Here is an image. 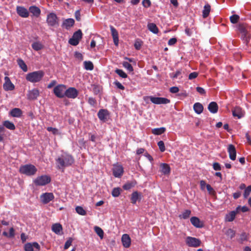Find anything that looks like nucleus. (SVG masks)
Instances as JSON below:
<instances>
[{
    "label": "nucleus",
    "mask_w": 251,
    "mask_h": 251,
    "mask_svg": "<svg viewBox=\"0 0 251 251\" xmlns=\"http://www.w3.org/2000/svg\"><path fill=\"white\" fill-rule=\"evenodd\" d=\"M5 82L3 84V89L5 91H11L14 89V85L11 82L10 78L8 76L4 77Z\"/></svg>",
    "instance_id": "14"
},
{
    "label": "nucleus",
    "mask_w": 251,
    "mask_h": 251,
    "mask_svg": "<svg viewBox=\"0 0 251 251\" xmlns=\"http://www.w3.org/2000/svg\"><path fill=\"white\" fill-rule=\"evenodd\" d=\"M193 108L195 112L200 114L201 113L203 110V105L200 102H196L194 104Z\"/></svg>",
    "instance_id": "31"
},
{
    "label": "nucleus",
    "mask_w": 251,
    "mask_h": 251,
    "mask_svg": "<svg viewBox=\"0 0 251 251\" xmlns=\"http://www.w3.org/2000/svg\"><path fill=\"white\" fill-rule=\"evenodd\" d=\"M82 33L80 29H78L75 31L73 35V37L77 40L79 42L82 38Z\"/></svg>",
    "instance_id": "42"
},
{
    "label": "nucleus",
    "mask_w": 251,
    "mask_h": 251,
    "mask_svg": "<svg viewBox=\"0 0 251 251\" xmlns=\"http://www.w3.org/2000/svg\"><path fill=\"white\" fill-rule=\"evenodd\" d=\"M121 189L119 187L114 188L112 191V195L114 197H118L121 194Z\"/></svg>",
    "instance_id": "46"
},
{
    "label": "nucleus",
    "mask_w": 251,
    "mask_h": 251,
    "mask_svg": "<svg viewBox=\"0 0 251 251\" xmlns=\"http://www.w3.org/2000/svg\"><path fill=\"white\" fill-rule=\"evenodd\" d=\"M39 96V92L37 89H33L29 91L27 94V99L29 100H36Z\"/></svg>",
    "instance_id": "18"
},
{
    "label": "nucleus",
    "mask_w": 251,
    "mask_h": 251,
    "mask_svg": "<svg viewBox=\"0 0 251 251\" xmlns=\"http://www.w3.org/2000/svg\"><path fill=\"white\" fill-rule=\"evenodd\" d=\"M47 130L52 133L54 135L59 134V131L58 129L52 127H48L47 128Z\"/></svg>",
    "instance_id": "55"
},
{
    "label": "nucleus",
    "mask_w": 251,
    "mask_h": 251,
    "mask_svg": "<svg viewBox=\"0 0 251 251\" xmlns=\"http://www.w3.org/2000/svg\"><path fill=\"white\" fill-rule=\"evenodd\" d=\"M150 100L151 102L156 104H167L170 102V100L165 98L153 97L151 96Z\"/></svg>",
    "instance_id": "11"
},
{
    "label": "nucleus",
    "mask_w": 251,
    "mask_h": 251,
    "mask_svg": "<svg viewBox=\"0 0 251 251\" xmlns=\"http://www.w3.org/2000/svg\"><path fill=\"white\" fill-rule=\"evenodd\" d=\"M66 87L65 85L59 84L55 86L53 89V93L59 98H63L65 97V92Z\"/></svg>",
    "instance_id": "6"
},
{
    "label": "nucleus",
    "mask_w": 251,
    "mask_h": 251,
    "mask_svg": "<svg viewBox=\"0 0 251 251\" xmlns=\"http://www.w3.org/2000/svg\"><path fill=\"white\" fill-rule=\"evenodd\" d=\"M17 62L20 67L23 70L24 72H26L27 71V66L22 59H18Z\"/></svg>",
    "instance_id": "39"
},
{
    "label": "nucleus",
    "mask_w": 251,
    "mask_h": 251,
    "mask_svg": "<svg viewBox=\"0 0 251 251\" xmlns=\"http://www.w3.org/2000/svg\"><path fill=\"white\" fill-rule=\"evenodd\" d=\"M74 162L75 159L73 156L68 153H63L56 159L57 167L62 170L72 165Z\"/></svg>",
    "instance_id": "1"
},
{
    "label": "nucleus",
    "mask_w": 251,
    "mask_h": 251,
    "mask_svg": "<svg viewBox=\"0 0 251 251\" xmlns=\"http://www.w3.org/2000/svg\"><path fill=\"white\" fill-rule=\"evenodd\" d=\"M78 95V91L75 87H69L65 92V97L69 99H75Z\"/></svg>",
    "instance_id": "9"
},
{
    "label": "nucleus",
    "mask_w": 251,
    "mask_h": 251,
    "mask_svg": "<svg viewBox=\"0 0 251 251\" xmlns=\"http://www.w3.org/2000/svg\"><path fill=\"white\" fill-rule=\"evenodd\" d=\"M115 72L122 78H125L127 77V75H126V74L121 69H117Z\"/></svg>",
    "instance_id": "45"
},
{
    "label": "nucleus",
    "mask_w": 251,
    "mask_h": 251,
    "mask_svg": "<svg viewBox=\"0 0 251 251\" xmlns=\"http://www.w3.org/2000/svg\"><path fill=\"white\" fill-rule=\"evenodd\" d=\"M108 111L106 109H101L98 113V117L100 121L105 122L108 115Z\"/></svg>",
    "instance_id": "22"
},
{
    "label": "nucleus",
    "mask_w": 251,
    "mask_h": 251,
    "mask_svg": "<svg viewBox=\"0 0 251 251\" xmlns=\"http://www.w3.org/2000/svg\"><path fill=\"white\" fill-rule=\"evenodd\" d=\"M20 172L21 174L25 175L28 176H33L37 172V169L32 164H26L22 166L20 168Z\"/></svg>",
    "instance_id": "4"
},
{
    "label": "nucleus",
    "mask_w": 251,
    "mask_h": 251,
    "mask_svg": "<svg viewBox=\"0 0 251 251\" xmlns=\"http://www.w3.org/2000/svg\"><path fill=\"white\" fill-rule=\"evenodd\" d=\"M143 42L140 39H137L135 40L134 43V48L136 50H140L143 45Z\"/></svg>",
    "instance_id": "43"
},
{
    "label": "nucleus",
    "mask_w": 251,
    "mask_h": 251,
    "mask_svg": "<svg viewBox=\"0 0 251 251\" xmlns=\"http://www.w3.org/2000/svg\"><path fill=\"white\" fill-rule=\"evenodd\" d=\"M92 86L93 87V92L94 95H99L100 97H101V91L102 90V88L101 87L97 84H93L92 85Z\"/></svg>",
    "instance_id": "33"
},
{
    "label": "nucleus",
    "mask_w": 251,
    "mask_h": 251,
    "mask_svg": "<svg viewBox=\"0 0 251 251\" xmlns=\"http://www.w3.org/2000/svg\"><path fill=\"white\" fill-rule=\"evenodd\" d=\"M58 18L54 13H50L47 16V22L49 26H54L58 25Z\"/></svg>",
    "instance_id": "8"
},
{
    "label": "nucleus",
    "mask_w": 251,
    "mask_h": 251,
    "mask_svg": "<svg viewBox=\"0 0 251 251\" xmlns=\"http://www.w3.org/2000/svg\"><path fill=\"white\" fill-rule=\"evenodd\" d=\"M170 76L173 79L176 78L181 79L182 78V69H178L175 73L170 74Z\"/></svg>",
    "instance_id": "30"
},
{
    "label": "nucleus",
    "mask_w": 251,
    "mask_h": 251,
    "mask_svg": "<svg viewBox=\"0 0 251 251\" xmlns=\"http://www.w3.org/2000/svg\"><path fill=\"white\" fill-rule=\"evenodd\" d=\"M166 131V128L164 127L160 128H155L152 129L151 132L154 135H161Z\"/></svg>",
    "instance_id": "36"
},
{
    "label": "nucleus",
    "mask_w": 251,
    "mask_h": 251,
    "mask_svg": "<svg viewBox=\"0 0 251 251\" xmlns=\"http://www.w3.org/2000/svg\"><path fill=\"white\" fill-rule=\"evenodd\" d=\"M123 66L129 72H132L133 71V67L129 63L127 62H124L123 63Z\"/></svg>",
    "instance_id": "49"
},
{
    "label": "nucleus",
    "mask_w": 251,
    "mask_h": 251,
    "mask_svg": "<svg viewBox=\"0 0 251 251\" xmlns=\"http://www.w3.org/2000/svg\"><path fill=\"white\" fill-rule=\"evenodd\" d=\"M76 212L80 215L84 216L86 215V211L83 209V208L80 206H77L75 207Z\"/></svg>",
    "instance_id": "44"
},
{
    "label": "nucleus",
    "mask_w": 251,
    "mask_h": 251,
    "mask_svg": "<svg viewBox=\"0 0 251 251\" xmlns=\"http://www.w3.org/2000/svg\"><path fill=\"white\" fill-rule=\"evenodd\" d=\"M32 49L36 50L38 51L44 48V45L40 42H34L31 45Z\"/></svg>",
    "instance_id": "34"
},
{
    "label": "nucleus",
    "mask_w": 251,
    "mask_h": 251,
    "mask_svg": "<svg viewBox=\"0 0 251 251\" xmlns=\"http://www.w3.org/2000/svg\"><path fill=\"white\" fill-rule=\"evenodd\" d=\"M191 224L196 227L201 228L203 226V223L197 217H192L190 219Z\"/></svg>",
    "instance_id": "21"
},
{
    "label": "nucleus",
    "mask_w": 251,
    "mask_h": 251,
    "mask_svg": "<svg viewBox=\"0 0 251 251\" xmlns=\"http://www.w3.org/2000/svg\"><path fill=\"white\" fill-rule=\"evenodd\" d=\"M73 241V239L71 238H70L65 243L64 245V249L67 250L68 249L70 246L71 245Z\"/></svg>",
    "instance_id": "57"
},
{
    "label": "nucleus",
    "mask_w": 251,
    "mask_h": 251,
    "mask_svg": "<svg viewBox=\"0 0 251 251\" xmlns=\"http://www.w3.org/2000/svg\"><path fill=\"white\" fill-rule=\"evenodd\" d=\"M54 199L52 193H45L40 196L41 202L44 204H47Z\"/></svg>",
    "instance_id": "10"
},
{
    "label": "nucleus",
    "mask_w": 251,
    "mask_h": 251,
    "mask_svg": "<svg viewBox=\"0 0 251 251\" xmlns=\"http://www.w3.org/2000/svg\"><path fill=\"white\" fill-rule=\"evenodd\" d=\"M79 41L73 36L69 40V43L73 46H76L79 44Z\"/></svg>",
    "instance_id": "54"
},
{
    "label": "nucleus",
    "mask_w": 251,
    "mask_h": 251,
    "mask_svg": "<svg viewBox=\"0 0 251 251\" xmlns=\"http://www.w3.org/2000/svg\"><path fill=\"white\" fill-rule=\"evenodd\" d=\"M50 177L47 175L38 176L33 181L36 186H44L50 182Z\"/></svg>",
    "instance_id": "5"
},
{
    "label": "nucleus",
    "mask_w": 251,
    "mask_h": 251,
    "mask_svg": "<svg viewBox=\"0 0 251 251\" xmlns=\"http://www.w3.org/2000/svg\"><path fill=\"white\" fill-rule=\"evenodd\" d=\"M206 189L210 195H214L215 194V191L210 184L206 185Z\"/></svg>",
    "instance_id": "56"
},
{
    "label": "nucleus",
    "mask_w": 251,
    "mask_h": 251,
    "mask_svg": "<svg viewBox=\"0 0 251 251\" xmlns=\"http://www.w3.org/2000/svg\"><path fill=\"white\" fill-rule=\"evenodd\" d=\"M142 4L144 7L148 8L151 6V2L150 0H143L142 1Z\"/></svg>",
    "instance_id": "59"
},
{
    "label": "nucleus",
    "mask_w": 251,
    "mask_h": 251,
    "mask_svg": "<svg viewBox=\"0 0 251 251\" xmlns=\"http://www.w3.org/2000/svg\"><path fill=\"white\" fill-rule=\"evenodd\" d=\"M213 169L215 171H220L221 170V167L220 164L218 162H214L213 164Z\"/></svg>",
    "instance_id": "58"
},
{
    "label": "nucleus",
    "mask_w": 251,
    "mask_h": 251,
    "mask_svg": "<svg viewBox=\"0 0 251 251\" xmlns=\"http://www.w3.org/2000/svg\"><path fill=\"white\" fill-rule=\"evenodd\" d=\"M16 10L18 14L23 18H27L29 16L28 10L23 6H18Z\"/></svg>",
    "instance_id": "17"
},
{
    "label": "nucleus",
    "mask_w": 251,
    "mask_h": 251,
    "mask_svg": "<svg viewBox=\"0 0 251 251\" xmlns=\"http://www.w3.org/2000/svg\"><path fill=\"white\" fill-rule=\"evenodd\" d=\"M3 125L4 126L10 130H14L15 129V126L14 124L9 121H4Z\"/></svg>",
    "instance_id": "38"
},
{
    "label": "nucleus",
    "mask_w": 251,
    "mask_h": 251,
    "mask_svg": "<svg viewBox=\"0 0 251 251\" xmlns=\"http://www.w3.org/2000/svg\"><path fill=\"white\" fill-rule=\"evenodd\" d=\"M75 24V20L72 18H68L64 21L62 24V26L66 29H69L72 27Z\"/></svg>",
    "instance_id": "24"
},
{
    "label": "nucleus",
    "mask_w": 251,
    "mask_h": 251,
    "mask_svg": "<svg viewBox=\"0 0 251 251\" xmlns=\"http://www.w3.org/2000/svg\"><path fill=\"white\" fill-rule=\"evenodd\" d=\"M157 145L159 147L160 151L161 152H164L165 151V147L163 141H160L157 143Z\"/></svg>",
    "instance_id": "53"
},
{
    "label": "nucleus",
    "mask_w": 251,
    "mask_h": 251,
    "mask_svg": "<svg viewBox=\"0 0 251 251\" xmlns=\"http://www.w3.org/2000/svg\"><path fill=\"white\" fill-rule=\"evenodd\" d=\"M44 75L43 71H38L28 73L26 75V79L32 83L39 82Z\"/></svg>",
    "instance_id": "3"
},
{
    "label": "nucleus",
    "mask_w": 251,
    "mask_h": 251,
    "mask_svg": "<svg viewBox=\"0 0 251 251\" xmlns=\"http://www.w3.org/2000/svg\"><path fill=\"white\" fill-rule=\"evenodd\" d=\"M24 249L25 251H34L33 246L31 243H28L25 245Z\"/></svg>",
    "instance_id": "52"
},
{
    "label": "nucleus",
    "mask_w": 251,
    "mask_h": 251,
    "mask_svg": "<svg viewBox=\"0 0 251 251\" xmlns=\"http://www.w3.org/2000/svg\"><path fill=\"white\" fill-rule=\"evenodd\" d=\"M208 109L211 113L215 114L218 111V105L216 102L212 101L209 104Z\"/></svg>",
    "instance_id": "26"
},
{
    "label": "nucleus",
    "mask_w": 251,
    "mask_h": 251,
    "mask_svg": "<svg viewBox=\"0 0 251 251\" xmlns=\"http://www.w3.org/2000/svg\"><path fill=\"white\" fill-rule=\"evenodd\" d=\"M149 29L154 34H157L158 32V28L156 25L154 23H150L148 25Z\"/></svg>",
    "instance_id": "35"
},
{
    "label": "nucleus",
    "mask_w": 251,
    "mask_h": 251,
    "mask_svg": "<svg viewBox=\"0 0 251 251\" xmlns=\"http://www.w3.org/2000/svg\"><path fill=\"white\" fill-rule=\"evenodd\" d=\"M142 195L138 191L133 192L131 195L130 201L132 204H135L137 201H140L142 199Z\"/></svg>",
    "instance_id": "16"
},
{
    "label": "nucleus",
    "mask_w": 251,
    "mask_h": 251,
    "mask_svg": "<svg viewBox=\"0 0 251 251\" xmlns=\"http://www.w3.org/2000/svg\"><path fill=\"white\" fill-rule=\"evenodd\" d=\"M135 185V183L133 182H127L124 184L123 188L124 190H128L133 188Z\"/></svg>",
    "instance_id": "48"
},
{
    "label": "nucleus",
    "mask_w": 251,
    "mask_h": 251,
    "mask_svg": "<svg viewBox=\"0 0 251 251\" xmlns=\"http://www.w3.org/2000/svg\"><path fill=\"white\" fill-rule=\"evenodd\" d=\"M23 114L22 111L18 108H14L10 111V114L13 117H20Z\"/></svg>",
    "instance_id": "29"
},
{
    "label": "nucleus",
    "mask_w": 251,
    "mask_h": 251,
    "mask_svg": "<svg viewBox=\"0 0 251 251\" xmlns=\"http://www.w3.org/2000/svg\"><path fill=\"white\" fill-rule=\"evenodd\" d=\"M84 68L86 70L91 71L94 69V65L92 62L90 61H85L84 62Z\"/></svg>",
    "instance_id": "40"
},
{
    "label": "nucleus",
    "mask_w": 251,
    "mask_h": 251,
    "mask_svg": "<svg viewBox=\"0 0 251 251\" xmlns=\"http://www.w3.org/2000/svg\"><path fill=\"white\" fill-rule=\"evenodd\" d=\"M186 243L188 246L196 248L200 246L201 241L195 237L188 236L186 238Z\"/></svg>",
    "instance_id": "7"
},
{
    "label": "nucleus",
    "mask_w": 251,
    "mask_h": 251,
    "mask_svg": "<svg viewBox=\"0 0 251 251\" xmlns=\"http://www.w3.org/2000/svg\"><path fill=\"white\" fill-rule=\"evenodd\" d=\"M230 22L232 24H236L239 20L240 17L238 15L234 14L230 17Z\"/></svg>",
    "instance_id": "47"
},
{
    "label": "nucleus",
    "mask_w": 251,
    "mask_h": 251,
    "mask_svg": "<svg viewBox=\"0 0 251 251\" xmlns=\"http://www.w3.org/2000/svg\"><path fill=\"white\" fill-rule=\"evenodd\" d=\"M251 193V185H249L245 189V190L244 191V193L243 194L244 198L247 199Z\"/></svg>",
    "instance_id": "50"
},
{
    "label": "nucleus",
    "mask_w": 251,
    "mask_h": 251,
    "mask_svg": "<svg viewBox=\"0 0 251 251\" xmlns=\"http://www.w3.org/2000/svg\"><path fill=\"white\" fill-rule=\"evenodd\" d=\"M121 241L123 246L125 248H127L130 247L131 244V239L129 235L127 234H123L122 236Z\"/></svg>",
    "instance_id": "19"
},
{
    "label": "nucleus",
    "mask_w": 251,
    "mask_h": 251,
    "mask_svg": "<svg viewBox=\"0 0 251 251\" xmlns=\"http://www.w3.org/2000/svg\"><path fill=\"white\" fill-rule=\"evenodd\" d=\"M94 228L95 232L100 237V238L101 239H103L104 236V232L103 230L98 226H95Z\"/></svg>",
    "instance_id": "37"
},
{
    "label": "nucleus",
    "mask_w": 251,
    "mask_h": 251,
    "mask_svg": "<svg viewBox=\"0 0 251 251\" xmlns=\"http://www.w3.org/2000/svg\"><path fill=\"white\" fill-rule=\"evenodd\" d=\"M52 230L56 234L61 235L62 231V226L60 224H54L51 226Z\"/></svg>",
    "instance_id": "28"
},
{
    "label": "nucleus",
    "mask_w": 251,
    "mask_h": 251,
    "mask_svg": "<svg viewBox=\"0 0 251 251\" xmlns=\"http://www.w3.org/2000/svg\"><path fill=\"white\" fill-rule=\"evenodd\" d=\"M110 30L111 32V34L112 36V38L113 39V42L114 44L116 46H118L119 44V34L115 28H114L113 26H110Z\"/></svg>",
    "instance_id": "20"
},
{
    "label": "nucleus",
    "mask_w": 251,
    "mask_h": 251,
    "mask_svg": "<svg viewBox=\"0 0 251 251\" xmlns=\"http://www.w3.org/2000/svg\"><path fill=\"white\" fill-rule=\"evenodd\" d=\"M238 28L241 35V39L244 41L246 43V45L248 46L250 39V34H249V30L250 27L245 23H240L238 25Z\"/></svg>",
    "instance_id": "2"
},
{
    "label": "nucleus",
    "mask_w": 251,
    "mask_h": 251,
    "mask_svg": "<svg viewBox=\"0 0 251 251\" xmlns=\"http://www.w3.org/2000/svg\"><path fill=\"white\" fill-rule=\"evenodd\" d=\"M87 101L88 103L93 107H95L97 105V100L93 97H89Z\"/></svg>",
    "instance_id": "51"
},
{
    "label": "nucleus",
    "mask_w": 251,
    "mask_h": 251,
    "mask_svg": "<svg viewBox=\"0 0 251 251\" xmlns=\"http://www.w3.org/2000/svg\"><path fill=\"white\" fill-rule=\"evenodd\" d=\"M114 84L116 86V87L122 90L125 89V87L119 81H116L114 82Z\"/></svg>",
    "instance_id": "61"
},
{
    "label": "nucleus",
    "mask_w": 251,
    "mask_h": 251,
    "mask_svg": "<svg viewBox=\"0 0 251 251\" xmlns=\"http://www.w3.org/2000/svg\"><path fill=\"white\" fill-rule=\"evenodd\" d=\"M233 116L237 117L238 119L241 118L243 116L242 109L239 106H236L232 110Z\"/></svg>",
    "instance_id": "23"
},
{
    "label": "nucleus",
    "mask_w": 251,
    "mask_h": 251,
    "mask_svg": "<svg viewBox=\"0 0 251 251\" xmlns=\"http://www.w3.org/2000/svg\"><path fill=\"white\" fill-rule=\"evenodd\" d=\"M160 171L165 175L170 173L171 168L169 165L166 163H162L160 165Z\"/></svg>",
    "instance_id": "25"
},
{
    "label": "nucleus",
    "mask_w": 251,
    "mask_h": 251,
    "mask_svg": "<svg viewBox=\"0 0 251 251\" xmlns=\"http://www.w3.org/2000/svg\"><path fill=\"white\" fill-rule=\"evenodd\" d=\"M211 10V6L210 4L208 3H206L203 7V9L202 10V17L203 18H207Z\"/></svg>",
    "instance_id": "32"
},
{
    "label": "nucleus",
    "mask_w": 251,
    "mask_h": 251,
    "mask_svg": "<svg viewBox=\"0 0 251 251\" xmlns=\"http://www.w3.org/2000/svg\"><path fill=\"white\" fill-rule=\"evenodd\" d=\"M197 91L201 95H204L205 94V91L204 89L201 87H197L196 88Z\"/></svg>",
    "instance_id": "63"
},
{
    "label": "nucleus",
    "mask_w": 251,
    "mask_h": 251,
    "mask_svg": "<svg viewBox=\"0 0 251 251\" xmlns=\"http://www.w3.org/2000/svg\"><path fill=\"white\" fill-rule=\"evenodd\" d=\"M240 206H238L235 210L230 212L228 214H226L225 217V221L227 222L233 221L236 216V215L239 212Z\"/></svg>",
    "instance_id": "13"
},
{
    "label": "nucleus",
    "mask_w": 251,
    "mask_h": 251,
    "mask_svg": "<svg viewBox=\"0 0 251 251\" xmlns=\"http://www.w3.org/2000/svg\"><path fill=\"white\" fill-rule=\"evenodd\" d=\"M113 175L116 177H120L124 173V169L122 165L115 164L112 169Z\"/></svg>",
    "instance_id": "12"
},
{
    "label": "nucleus",
    "mask_w": 251,
    "mask_h": 251,
    "mask_svg": "<svg viewBox=\"0 0 251 251\" xmlns=\"http://www.w3.org/2000/svg\"><path fill=\"white\" fill-rule=\"evenodd\" d=\"M177 40L176 38H172L169 40L168 44L169 46H172L175 44Z\"/></svg>",
    "instance_id": "62"
},
{
    "label": "nucleus",
    "mask_w": 251,
    "mask_h": 251,
    "mask_svg": "<svg viewBox=\"0 0 251 251\" xmlns=\"http://www.w3.org/2000/svg\"><path fill=\"white\" fill-rule=\"evenodd\" d=\"M198 76V73L197 72H194L191 73L189 75V79L190 80L196 78Z\"/></svg>",
    "instance_id": "60"
},
{
    "label": "nucleus",
    "mask_w": 251,
    "mask_h": 251,
    "mask_svg": "<svg viewBox=\"0 0 251 251\" xmlns=\"http://www.w3.org/2000/svg\"><path fill=\"white\" fill-rule=\"evenodd\" d=\"M227 151L229 153V158L232 160H235L236 157V151L235 146L232 144L228 145Z\"/></svg>",
    "instance_id": "15"
},
{
    "label": "nucleus",
    "mask_w": 251,
    "mask_h": 251,
    "mask_svg": "<svg viewBox=\"0 0 251 251\" xmlns=\"http://www.w3.org/2000/svg\"><path fill=\"white\" fill-rule=\"evenodd\" d=\"M75 18L76 20L77 21H80V20H81V18H80L81 15H80V12L79 10H76L75 12Z\"/></svg>",
    "instance_id": "64"
},
{
    "label": "nucleus",
    "mask_w": 251,
    "mask_h": 251,
    "mask_svg": "<svg viewBox=\"0 0 251 251\" xmlns=\"http://www.w3.org/2000/svg\"><path fill=\"white\" fill-rule=\"evenodd\" d=\"M191 211L190 210H185L181 215L179 216L180 219H187L190 217L191 214Z\"/></svg>",
    "instance_id": "41"
},
{
    "label": "nucleus",
    "mask_w": 251,
    "mask_h": 251,
    "mask_svg": "<svg viewBox=\"0 0 251 251\" xmlns=\"http://www.w3.org/2000/svg\"><path fill=\"white\" fill-rule=\"evenodd\" d=\"M29 11L33 14V16L38 17L41 14V10L39 8L36 6H31L29 8Z\"/></svg>",
    "instance_id": "27"
}]
</instances>
